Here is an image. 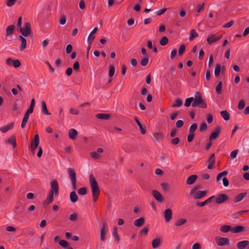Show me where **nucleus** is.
I'll use <instances>...</instances> for the list:
<instances>
[{"label":"nucleus","mask_w":249,"mask_h":249,"mask_svg":"<svg viewBox=\"0 0 249 249\" xmlns=\"http://www.w3.org/2000/svg\"><path fill=\"white\" fill-rule=\"evenodd\" d=\"M192 105L193 107H198L199 108H206L207 107V104L202 99L200 92H196L195 93Z\"/></svg>","instance_id":"1"},{"label":"nucleus","mask_w":249,"mask_h":249,"mask_svg":"<svg viewBox=\"0 0 249 249\" xmlns=\"http://www.w3.org/2000/svg\"><path fill=\"white\" fill-rule=\"evenodd\" d=\"M89 184L91 187L92 196L99 195L100 190L95 178L91 175L89 176Z\"/></svg>","instance_id":"2"},{"label":"nucleus","mask_w":249,"mask_h":249,"mask_svg":"<svg viewBox=\"0 0 249 249\" xmlns=\"http://www.w3.org/2000/svg\"><path fill=\"white\" fill-rule=\"evenodd\" d=\"M68 172L70 179L71 182V186L73 190H75L77 189L76 187V178L75 171L73 169L69 168L68 169Z\"/></svg>","instance_id":"3"},{"label":"nucleus","mask_w":249,"mask_h":249,"mask_svg":"<svg viewBox=\"0 0 249 249\" xmlns=\"http://www.w3.org/2000/svg\"><path fill=\"white\" fill-rule=\"evenodd\" d=\"M189 194L194 199H200L207 195V192L206 191L194 192V190H190Z\"/></svg>","instance_id":"4"},{"label":"nucleus","mask_w":249,"mask_h":249,"mask_svg":"<svg viewBox=\"0 0 249 249\" xmlns=\"http://www.w3.org/2000/svg\"><path fill=\"white\" fill-rule=\"evenodd\" d=\"M33 111L34 108L30 107L25 112L21 124V127L22 128L25 127L29 119V115L30 114L32 113Z\"/></svg>","instance_id":"5"},{"label":"nucleus","mask_w":249,"mask_h":249,"mask_svg":"<svg viewBox=\"0 0 249 249\" xmlns=\"http://www.w3.org/2000/svg\"><path fill=\"white\" fill-rule=\"evenodd\" d=\"M215 241L218 246H229L230 241L229 239L226 237H216L215 238Z\"/></svg>","instance_id":"6"},{"label":"nucleus","mask_w":249,"mask_h":249,"mask_svg":"<svg viewBox=\"0 0 249 249\" xmlns=\"http://www.w3.org/2000/svg\"><path fill=\"white\" fill-rule=\"evenodd\" d=\"M20 31L22 35L26 37L30 34L31 24L29 22H26L23 28H20Z\"/></svg>","instance_id":"7"},{"label":"nucleus","mask_w":249,"mask_h":249,"mask_svg":"<svg viewBox=\"0 0 249 249\" xmlns=\"http://www.w3.org/2000/svg\"><path fill=\"white\" fill-rule=\"evenodd\" d=\"M221 37L222 36H216L214 34L211 33L207 36V42L209 45H211L219 40Z\"/></svg>","instance_id":"8"},{"label":"nucleus","mask_w":249,"mask_h":249,"mask_svg":"<svg viewBox=\"0 0 249 249\" xmlns=\"http://www.w3.org/2000/svg\"><path fill=\"white\" fill-rule=\"evenodd\" d=\"M39 144V137L38 134L35 136L34 139L31 142V149L34 153L35 152L36 149L38 147Z\"/></svg>","instance_id":"9"},{"label":"nucleus","mask_w":249,"mask_h":249,"mask_svg":"<svg viewBox=\"0 0 249 249\" xmlns=\"http://www.w3.org/2000/svg\"><path fill=\"white\" fill-rule=\"evenodd\" d=\"M108 231V227L106 223L103 224V227L100 230V239L102 242L106 240V236L107 231Z\"/></svg>","instance_id":"10"},{"label":"nucleus","mask_w":249,"mask_h":249,"mask_svg":"<svg viewBox=\"0 0 249 249\" xmlns=\"http://www.w3.org/2000/svg\"><path fill=\"white\" fill-rule=\"evenodd\" d=\"M104 152L103 149L102 148H98L96 151L91 152L89 153L90 156L94 160H97L100 159L101 155L99 153Z\"/></svg>","instance_id":"11"},{"label":"nucleus","mask_w":249,"mask_h":249,"mask_svg":"<svg viewBox=\"0 0 249 249\" xmlns=\"http://www.w3.org/2000/svg\"><path fill=\"white\" fill-rule=\"evenodd\" d=\"M51 189L53 193L55 195H57L59 192L58 183L56 180H53L50 184Z\"/></svg>","instance_id":"12"},{"label":"nucleus","mask_w":249,"mask_h":249,"mask_svg":"<svg viewBox=\"0 0 249 249\" xmlns=\"http://www.w3.org/2000/svg\"><path fill=\"white\" fill-rule=\"evenodd\" d=\"M207 162L209 164L207 166V168L209 169H213L214 168V164L215 162V157L214 154H212L207 160Z\"/></svg>","instance_id":"13"},{"label":"nucleus","mask_w":249,"mask_h":249,"mask_svg":"<svg viewBox=\"0 0 249 249\" xmlns=\"http://www.w3.org/2000/svg\"><path fill=\"white\" fill-rule=\"evenodd\" d=\"M6 64L8 65H13L15 68H18L21 65V63L19 60H13L10 58L6 59Z\"/></svg>","instance_id":"14"},{"label":"nucleus","mask_w":249,"mask_h":249,"mask_svg":"<svg viewBox=\"0 0 249 249\" xmlns=\"http://www.w3.org/2000/svg\"><path fill=\"white\" fill-rule=\"evenodd\" d=\"M228 199V196L226 194H220L217 196L215 202L217 204L222 203Z\"/></svg>","instance_id":"15"},{"label":"nucleus","mask_w":249,"mask_h":249,"mask_svg":"<svg viewBox=\"0 0 249 249\" xmlns=\"http://www.w3.org/2000/svg\"><path fill=\"white\" fill-rule=\"evenodd\" d=\"M173 213L171 209H168L164 212V217L166 222H169L172 218Z\"/></svg>","instance_id":"16"},{"label":"nucleus","mask_w":249,"mask_h":249,"mask_svg":"<svg viewBox=\"0 0 249 249\" xmlns=\"http://www.w3.org/2000/svg\"><path fill=\"white\" fill-rule=\"evenodd\" d=\"M221 131V128L218 126L215 128L214 131L212 132L209 136V140L212 141L216 139L219 135Z\"/></svg>","instance_id":"17"},{"label":"nucleus","mask_w":249,"mask_h":249,"mask_svg":"<svg viewBox=\"0 0 249 249\" xmlns=\"http://www.w3.org/2000/svg\"><path fill=\"white\" fill-rule=\"evenodd\" d=\"M152 194L154 198L159 202H162L163 201V197L161 194L157 190H153Z\"/></svg>","instance_id":"18"},{"label":"nucleus","mask_w":249,"mask_h":249,"mask_svg":"<svg viewBox=\"0 0 249 249\" xmlns=\"http://www.w3.org/2000/svg\"><path fill=\"white\" fill-rule=\"evenodd\" d=\"M161 240L160 238H155L152 241V246L153 249H157L161 245Z\"/></svg>","instance_id":"19"},{"label":"nucleus","mask_w":249,"mask_h":249,"mask_svg":"<svg viewBox=\"0 0 249 249\" xmlns=\"http://www.w3.org/2000/svg\"><path fill=\"white\" fill-rule=\"evenodd\" d=\"M98 28L95 27L89 34L88 38V42L89 44H91L95 38L94 34L97 31Z\"/></svg>","instance_id":"20"},{"label":"nucleus","mask_w":249,"mask_h":249,"mask_svg":"<svg viewBox=\"0 0 249 249\" xmlns=\"http://www.w3.org/2000/svg\"><path fill=\"white\" fill-rule=\"evenodd\" d=\"M53 194L52 191H49L48 195L44 202V205H48L53 201Z\"/></svg>","instance_id":"21"},{"label":"nucleus","mask_w":249,"mask_h":249,"mask_svg":"<svg viewBox=\"0 0 249 249\" xmlns=\"http://www.w3.org/2000/svg\"><path fill=\"white\" fill-rule=\"evenodd\" d=\"M145 222V219L143 217H140L134 221V225L136 227H140Z\"/></svg>","instance_id":"22"},{"label":"nucleus","mask_w":249,"mask_h":249,"mask_svg":"<svg viewBox=\"0 0 249 249\" xmlns=\"http://www.w3.org/2000/svg\"><path fill=\"white\" fill-rule=\"evenodd\" d=\"M214 197H215V196H212L208 198L207 199H206L204 201H203V202L197 201L196 202V205L198 207H203V206H205L206 204L211 202L212 199Z\"/></svg>","instance_id":"23"},{"label":"nucleus","mask_w":249,"mask_h":249,"mask_svg":"<svg viewBox=\"0 0 249 249\" xmlns=\"http://www.w3.org/2000/svg\"><path fill=\"white\" fill-rule=\"evenodd\" d=\"M248 243H249V241L244 240L238 242L236 246L238 249H245L248 246Z\"/></svg>","instance_id":"24"},{"label":"nucleus","mask_w":249,"mask_h":249,"mask_svg":"<svg viewBox=\"0 0 249 249\" xmlns=\"http://www.w3.org/2000/svg\"><path fill=\"white\" fill-rule=\"evenodd\" d=\"M197 177L196 175H192L190 176L187 178L186 184L188 185H192V184H194L196 182V181L197 179Z\"/></svg>","instance_id":"25"},{"label":"nucleus","mask_w":249,"mask_h":249,"mask_svg":"<svg viewBox=\"0 0 249 249\" xmlns=\"http://www.w3.org/2000/svg\"><path fill=\"white\" fill-rule=\"evenodd\" d=\"M69 137L71 140H74L77 136V131L73 128L70 129L68 132Z\"/></svg>","instance_id":"26"},{"label":"nucleus","mask_w":249,"mask_h":249,"mask_svg":"<svg viewBox=\"0 0 249 249\" xmlns=\"http://www.w3.org/2000/svg\"><path fill=\"white\" fill-rule=\"evenodd\" d=\"M162 138V134L160 132L154 133L152 137V140L155 142H159Z\"/></svg>","instance_id":"27"},{"label":"nucleus","mask_w":249,"mask_h":249,"mask_svg":"<svg viewBox=\"0 0 249 249\" xmlns=\"http://www.w3.org/2000/svg\"><path fill=\"white\" fill-rule=\"evenodd\" d=\"M244 227L242 226H237L233 227L231 229V231L233 233H240L243 231Z\"/></svg>","instance_id":"28"},{"label":"nucleus","mask_w":249,"mask_h":249,"mask_svg":"<svg viewBox=\"0 0 249 249\" xmlns=\"http://www.w3.org/2000/svg\"><path fill=\"white\" fill-rule=\"evenodd\" d=\"M247 196L246 193H242L237 195L234 198V202L237 203L242 200L244 198Z\"/></svg>","instance_id":"29"},{"label":"nucleus","mask_w":249,"mask_h":249,"mask_svg":"<svg viewBox=\"0 0 249 249\" xmlns=\"http://www.w3.org/2000/svg\"><path fill=\"white\" fill-rule=\"evenodd\" d=\"M8 143L11 144L13 148H15L17 146L16 138L15 135H12L8 140Z\"/></svg>","instance_id":"30"},{"label":"nucleus","mask_w":249,"mask_h":249,"mask_svg":"<svg viewBox=\"0 0 249 249\" xmlns=\"http://www.w3.org/2000/svg\"><path fill=\"white\" fill-rule=\"evenodd\" d=\"M14 127V124H10L6 126H4L2 127H1L0 129V131H1L2 133H6L9 130L12 129Z\"/></svg>","instance_id":"31"},{"label":"nucleus","mask_w":249,"mask_h":249,"mask_svg":"<svg viewBox=\"0 0 249 249\" xmlns=\"http://www.w3.org/2000/svg\"><path fill=\"white\" fill-rule=\"evenodd\" d=\"M20 40L21 41V44L19 49L21 51H22L26 47V46H27L26 40L24 37H23L21 36H20Z\"/></svg>","instance_id":"32"},{"label":"nucleus","mask_w":249,"mask_h":249,"mask_svg":"<svg viewBox=\"0 0 249 249\" xmlns=\"http://www.w3.org/2000/svg\"><path fill=\"white\" fill-rule=\"evenodd\" d=\"M70 197L71 201L73 202H76L78 200V196L75 191H72L70 193Z\"/></svg>","instance_id":"33"},{"label":"nucleus","mask_w":249,"mask_h":249,"mask_svg":"<svg viewBox=\"0 0 249 249\" xmlns=\"http://www.w3.org/2000/svg\"><path fill=\"white\" fill-rule=\"evenodd\" d=\"M96 117L99 119L108 120L109 118V115L106 113H98Z\"/></svg>","instance_id":"34"},{"label":"nucleus","mask_w":249,"mask_h":249,"mask_svg":"<svg viewBox=\"0 0 249 249\" xmlns=\"http://www.w3.org/2000/svg\"><path fill=\"white\" fill-rule=\"evenodd\" d=\"M41 106H42V113L46 114V115H50L51 113L49 112L48 110L45 102L44 101H42L41 102Z\"/></svg>","instance_id":"35"},{"label":"nucleus","mask_w":249,"mask_h":249,"mask_svg":"<svg viewBox=\"0 0 249 249\" xmlns=\"http://www.w3.org/2000/svg\"><path fill=\"white\" fill-rule=\"evenodd\" d=\"M198 36V34L196 33V31L195 29H192L190 31V36L189 37V39L190 41L193 40V39Z\"/></svg>","instance_id":"36"},{"label":"nucleus","mask_w":249,"mask_h":249,"mask_svg":"<svg viewBox=\"0 0 249 249\" xmlns=\"http://www.w3.org/2000/svg\"><path fill=\"white\" fill-rule=\"evenodd\" d=\"M187 220L184 218H180L177 220L175 223L176 226H180L186 223Z\"/></svg>","instance_id":"37"},{"label":"nucleus","mask_w":249,"mask_h":249,"mask_svg":"<svg viewBox=\"0 0 249 249\" xmlns=\"http://www.w3.org/2000/svg\"><path fill=\"white\" fill-rule=\"evenodd\" d=\"M220 114L225 121H228L230 119V114L227 111H222Z\"/></svg>","instance_id":"38"},{"label":"nucleus","mask_w":249,"mask_h":249,"mask_svg":"<svg viewBox=\"0 0 249 249\" xmlns=\"http://www.w3.org/2000/svg\"><path fill=\"white\" fill-rule=\"evenodd\" d=\"M231 227L229 225H224L220 227V230L222 232H227L229 231L230 230L231 231Z\"/></svg>","instance_id":"39"},{"label":"nucleus","mask_w":249,"mask_h":249,"mask_svg":"<svg viewBox=\"0 0 249 249\" xmlns=\"http://www.w3.org/2000/svg\"><path fill=\"white\" fill-rule=\"evenodd\" d=\"M222 81H219L216 87L215 90L216 92L220 94L222 93Z\"/></svg>","instance_id":"40"},{"label":"nucleus","mask_w":249,"mask_h":249,"mask_svg":"<svg viewBox=\"0 0 249 249\" xmlns=\"http://www.w3.org/2000/svg\"><path fill=\"white\" fill-rule=\"evenodd\" d=\"M248 212V210L246 211H240L236 212V213H233L232 215V217L233 218H238L240 215L244 213H246Z\"/></svg>","instance_id":"41"},{"label":"nucleus","mask_w":249,"mask_h":249,"mask_svg":"<svg viewBox=\"0 0 249 249\" xmlns=\"http://www.w3.org/2000/svg\"><path fill=\"white\" fill-rule=\"evenodd\" d=\"M228 174V172L227 171H224L220 173H219L217 177H216V181L218 182L221 179L222 177L225 176Z\"/></svg>","instance_id":"42"},{"label":"nucleus","mask_w":249,"mask_h":249,"mask_svg":"<svg viewBox=\"0 0 249 249\" xmlns=\"http://www.w3.org/2000/svg\"><path fill=\"white\" fill-rule=\"evenodd\" d=\"M59 245L64 249H67V248H69L68 242L64 240H60L59 241Z\"/></svg>","instance_id":"43"},{"label":"nucleus","mask_w":249,"mask_h":249,"mask_svg":"<svg viewBox=\"0 0 249 249\" xmlns=\"http://www.w3.org/2000/svg\"><path fill=\"white\" fill-rule=\"evenodd\" d=\"M183 104L182 101L180 99H178L175 101V103L172 105L173 107H180Z\"/></svg>","instance_id":"44"},{"label":"nucleus","mask_w":249,"mask_h":249,"mask_svg":"<svg viewBox=\"0 0 249 249\" xmlns=\"http://www.w3.org/2000/svg\"><path fill=\"white\" fill-rule=\"evenodd\" d=\"M14 28V26L13 25H9L7 27L6 30L7 36H11L12 34Z\"/></svg>","instance_id":"45"},{"label":"nucleus","mask_w":249,"mask_h":249,"mask_svg":"<svg viewBox=\"0 0 249 249\" xmlns=\"http://www.w3.org/2000/svg\"><path fill=\"white\" fill-rule=\"evenodd\" d=\"M221 65L220 64H217L214 70V75L215 77H218L220 73Z\"/></svg>","instance_id":"46"},{"label":"nucleus","mask_w":249,"mask_h":249,"mask_svg":"<svg viewBox=\"0 0 249 249\" xmlns=\"http://www.w3.org/2000/svg\"><path fill=\"white\" fill-rule=\"evenodd\" d=\"M112 235L115 239L117 241L119 240V236L117 233V229L116 227H113V228Z\"/></svg>","instance_id":"47"},{"label":"nucleus","mask_w":249,"mask_h":249,"mask_svg":"<svg viewBox=\"0 0 249 249\" xmlns=\"http://www.w3.org/2000/svg\"><path fill=\"white\" fill-rule=\"evenodd\" d=\"M193 100L194 97H193L187 98L185 100L184 106L186 107H189L191 105V103H193Z\"/></svg>","instance_id":"48"},{"label":"nucleus","mask_w":249,"mask_h":249,"mask_svg":"<svg viewBox=\"0 0 249 249\" xmlns=\"http://www.w3.org/2000/svg\"><path fill=\"white\" fill-rule=\"evenodd\" d=\"M67 21L66 18L64 15H61L59 19V24L61 25H63L66 24Z\"/></svg>","instance_id":"49"},{"label":"nucleus","mask_w":249,"mask_h":249,"mask_svg":"<svg viewBox=\"0 0 249 249\" xmlns=\"http://www.w3.org/2000/svg\"><path fill=\"white\" fill-rule=\"evenodd\" d=\"M161 187L163 191L167 192L169 190V186L166 182H162L160 184Z\"/></svg>","instance_id":"50"},{"label":"nucleus","mask_w":249,"mask_h":249,"mask_svg":"<svg viewBox=\"0 0 249 249\" xmlns=\"http://www.w3.org/2000/svg\"><path fill=\"white\" fill-rule=\"evenodd\" d=\"M168 42V39L166 36H163L160 40V44L161 46H165Z\"/></svg>","instance_id":"51"},{"label":"nucleus","mask_w":249,"mask_h":249,"mask_svg":"<svg viewBox=\"0 0 249 249\" xmlns=\"http://www.w3.org/2000/svg\"><path fill=\"white\" fill-rule=\"evenodd\" d=\"M148 230L149 229L147 226L144 227L140 230V233L142 235H146L148 233Z\"/></svg>","instance_id":"52"},{"label":"nucleus","mask_w":249,"mask_h":249,"mask_svg":"<svg viewBox=\"0 0 249 249\" xmlns=\"http://www.w3.org/2000/svg\"><path fill=\"white\" fill-rule=\"evenodd\" d=\"M148 55H146L141 61V65L142 66H145L148 63Z\"/></svg>","instance_id":"53"},{"label":"nucleus","mask_w":249,"mask_h":249,"mask_svg":"<svg viewBox=\"0 0 249 249\" xmlns=\"http://www.w3.org/2000/svg\"><path fill=\"white\" fill-rule=\"evenodd\" d=\"M197 128V125L196 124H191L189 128V133L194 134L195 131L196 130Z\"/></svg>","instance_id":"54"},{"label":"nucleus","mask_w":249,"mask_h":249,"mask_svg":"<svg viewBox=\"0 0 249 249\" xmlns=\"http://www.w3.org/2000/svg\"><path fill=\"white\" fill-rule=\"evenodd\" d=\"M115 72V68L113 65H110L109 67V76L111 77Z\"/></svg>","instance_id":"55"},{"label":"nucleus","mask_w":249,"mask_h":249,"mask_svg":"<svg viewBox=\"0 0 249 249\" xmlns=\"http://www.w3.org/2000/svg\"><path fill=\"white\" fill-rule=\"evenodd\" d=\"M78 193L81 195H85L87 194V190L85 187H82L78 190Z\"/></svg>","instance_id":"56"},{"label":"nucleus","mask_w":249,"mask_h":249,"mask_svg":"<svg viewBox=\"0 0 249 249\" xmlns=\"http://www.w3.org/2000/svg\"><path fill=\"white\" fill-rule=\"evenodd\" d=\"M238 152V149L234 150L233 151H232L230 154V158L231 159H234V158H235L237 156Z\"/></svg>","instance_id":"57"},{"label":"nucleus","mask_w":249,"mask_h":249,"mask_svg":"<svg viewBox=\"0 0 249 249\" xmlns=\"http://www.w3.org/2000/svg\"><path fill=\"white\" fill-rule=\"evenodd\" d=\"M207 125L205 122H203L201 124L200 126L199 127L200 131H205L207 129Z\"/></svg>","instance_id":"58"},{"label":"nucleus","mask_w":249,"mask_h":249,"mask_svg":"<svg viewBox=\"0 0 249 249\" xmlns=\"http://www.w3.org/2000/svg\"><path fill=\"white\" fill-rule=\"evenodd\" d=\"M78 215L76 213L71 214L69 217V219L71 221H75L77 218Z\"/></svg>","instance_id":"59"},{"label":"nucleus","mask_w":249,"mask_h":249,"mask_svg":"<svg viewBox=\"0 0 249 249\" xmlns=\"http://www.w3.org/2000/svg\"><path fill=\"white\" fill-rule=\"evenodd\" d=\"M245 106V102L243 100H241L239 101L238 107V109L241 110L244 108Z\"/></svg>","instance_id":"60"},{"label":"nucleus","mask_w":249,"mask_h":249,"mask_svg":"<svg viewBox=\"0 0 249 249\" xmlns=\"http://www.w3.org/2000/svg\"><path fill=\"white\" fill-rule=\"evenodd\" d=\"M204 7V3H203L201 5H197V6L196 7V11L197 13H200V12H201L203 10Z\"/></svg>","instance_id":"61"},{"label":"nucleus","mask_w":249,"mask_h":249,"mask_svg":"<svg viewBox=\"0 0 249 249\" xmlns=\"http://www.w3.org/2000/svg\"><path fill=\"white\" fill-rule=\"evenodd\" d=\"M17 0H7L6 5L8 7H11L14 5Z\"/></svg>","instance_id":"62"},{"label":"nucleus","mask_w":249,"mask_h":249,"mask_svg":"<svg viewBox=\"0 0 249 249\" xmlns=\"http://www.w3.org/2000/svg\"><path fill=\"white\" fill-rule=\"evenodd\" d=\"M185 50V46L184 45H181L179 49L178 54L180 56L184 52Z\"/></svg>","instance_id":"63"},{"label":"nucleus","mask_w":249,"mask_h":249,"mask_svg":"<svg viewBox=\"0 0 249 249\" xmlns=\"http://www.w3.org/2000/svg\"><path fill=\"white\" fill-rule=\"evenodd\" d=\"M234 23L233 20H231L223 25L224 28H229L231 27Z\"/></svg>","instance_id":"64"}]
</instances>
